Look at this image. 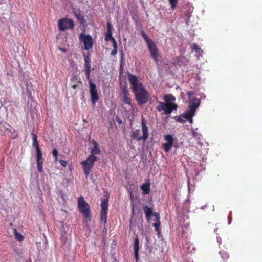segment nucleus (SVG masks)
Masks as SVG:
<instances>
[{
    "label": "nucleus",
    "mask_w": 262,
    "mask_h": 262,
    "mask_svg": "<svg viewBox=\"0 0 262 262\" xmlns=\"http://www.w3.org/2000/svg\"><path fill=\"white\" fill-rule=\"evenodd\" d=\"M146 121L145 120L144 118L142 117V131L143 133V141H145L149 136V133H148V127L146 125Z\"/></svg>",
    "instance_id": "f8f14e48"
},
{
    "label": "nucleus",
    "mask_w": 262,
    "mask_h": 262,
    "mask_svg": "<svg viewBox=\"0 0 262 262\" xmlns=\"http://www.w3.org/2000/svg\"><path fill=\"white\" fill-rule=\"evenodd\" d=\"M15 238L19 241H21L24 239L23 236L21 234L17 233L15 230Z\"/></svg>",
    "instance_id": "473e14b6"
},
{
    "label": "nucleus",
    "mask_w": 262,
    "mask_h": 262,
    "mask_svg": "<svg viewBox=\"0 0 262 262\" xmlns=\"http://www.w3.org/2000/svg\"><path fill=\"white\" fill-rule=\"evenodd\" d=\"M177 107L178 105L176 103H167L166 106L165 107L164 114L165 115L170 114L172 111L176 110Z\"/></svg>",
    "instance_id": "2eb2a0df"
},
{
    "label": "nucleus",
    "mask_w": 262,
    "mask_h": 262,
    "mask_svg": "<svg viewBox=\"0 0 262 262\" xmlns=\"http://www.w3.org/2000/svg\"><path fill=\"white\" fill-rule=\"evenodd\" d=\"M85 75L86 76V79L89 81V83L90 81H92L91 79L90 78V73H91V69H85Z\"/></svg>",
    "instance_id": "c756f323"
},
{
    "label": "nucleus",
    "mask_w": 262,
    "mask_h": 262,
    "mask_svg": "<svg viewBox=\"0 0 262 262\" xmlns=\"http://www.w3.org/2000/svg\"><path fill=\"white\" fill-rule=\"evenodd\" d=\"M122 99L125 104L131 105V98L129 97V93L128 89L126 86H124L122 90Z\"/></svg>",
    "instance_id": "9b49d317"
},
{
    "label": "nucleus",
    "mask_w": 262,
    "mask_h": 262,
    "mask_svg": "<svg viewBox=\"0 0 262 262\" xmlns=\"http://www.w3.org/2000/svg\"><path fill=\"white\" fill-rule=\"evenodd\" d=\"M114 38L112 37V31H107V33L105 35V40H108L110 39L112 40Z\"/></svg>",
    "instance_id": "c85d7f7f"
},
{
    "label": "nucleus",
    "mask_w": 262,
    "mask_h": 262,
    "mask_svg": "<svg viewBox=\"0 0 262 262\" xmlns=\"http://www.w3.org/2000/svg\"><path fill=\"white\" fill-rule=\"evenodd\" d=\"M134 250L136 262H137L139 259V239H138V237H136L134 240Z\"/></svg>",
    "instance_id": "dca6fc26"
},
{
    "label": "nucleus",
    "mask_w": 262,
    "mask_h": 262,
    "mask_svg": "<svg viewBox=\"0 0 262 262\" xmlns=\"http://www.w3.org/2000/svg\"><path fill=\"white\" fill-rule=\"evenodd\" d=\"M71 87L74 89H76L77 88V84H72L71 85Z\"/></svg>",
    "instance_id": "49530a36"
},
{
    "label": "nucleus",
    "mask_w": 262,
    "mask_h": 262,
    "mask_svg": "<svg viewBox=\"0 0 262 262\" xmlns=\"http://www.w3.org/2000/svg\"><path fill=\"white\" fill-rule=\"evenodd\" d=\"M116 120L118 122V123H119V124H121L122 123L121 120L120 118H119L118 117H117Z\"/></svg>",
    "instance_id": "c03bdc74"
},
{
    "label": "nucleus",
    "mask_w": 262,
    "mask_h": 262,
    "mask_svg": "<svg viewBox=\"0 0 262 262\" xmlns=\"http://www.w3.org/2000/svg\"><path fill=\"white\" fill-rule=\"evenodd\" d=\"M78 18L79 19V20H82V19H83L84 18V17H78Z\"/></svg>",
    "instance_id": "09e8293b"
},
{
    "label": "nucleus",
    "mask_w": 262,
    "mask_h": 262,
    "mask_svg": "<svg viewBox=\"0 0 262 262\" xmlns=\"http://www.w3.org/2000/svg\"><path fill=\"white\" fill-rule=\"evenodd\" d=\"M30 86L31 87L32 86V84L31 82H30L29 83H27V90H29V86Z\"/></svg>",
    "instance_id": "a18cd8bd"
},
{
    "label": "nucleus",
    "mask_w": 262,
    "mask_h": 262,
    "mask_svg": "<svg viewBox=\"0 0 262 262\" xmlns=\"http://www.w3.org/2000/svg\"><path fill=\"white\" fill-rule=\"evenodd\" d=\"M141 189L142 190L143 193L145 194H148L150 192V184L148 183H146L143 184L141 187Z\"/></svg>",
    "instance_id": "aec40b11"
},
{
    "label": "nucleus",
    "mask_w": 262,
    "mask_h": 262,
    "mask_svg": "<svg viewBox=\"0 0 262 262\" xmlns=\"http://www.w3.org/2000/svg\"><path fill=\"white\" fill-rule=\"evenodd\" d=\"M117 53V49H114L112 51L111 54L112 55L115 56V55H116Z\"/></svg>",
    "instance_id": "37998d69"
},
{
    "label": "nucleus",
    "mask_w": 262,
    "mask_h": 262,
    "mask_svg": "<svg viewBox=\"0 0 262 262\" xmlns=\"http://www.w3.org/2000/svg\"><path fill=\"white\" fill-rule=\"evenodd\" d=\"M194 94V92L193 91H189L187 92L186 94L188 96L189 98H190V97L193 95Z\"/></svg>",
    "instance_id": "79ce46f5"
},
{
    "label": "nucleus",
    "mask_w": 262,
    "mask_h": 262,
    "mask_svg": "<svg viewBox=\"0 0 262 262\" xmlns=\"http://www.w3.org/2000/svg\"><path fill=\"white\" fill-rule=\"evenodd\" d=\"M164 139L167 142L162 144V147L166 152H169L173 143V136L170 134L166 135L164 136Z\"/></svg>",
    "instance_id": "9d476101"
},
{
    "label": "nucleus",
    "mask_w": 262,
    "mask_h": 262,
    "mask_svg": "<svg viewBox=\"0 0 262 262\" xmlns=\"http://www.w3.org/2000/svg\"><path fill=\"white\" fill-rule=\"evenodd\" d=\"M141 35L146 42L147 47L149 51L150 55L154 61L158 63L159 61L160 55L156 45L150 39L143 30H141Z\"/></svg>",
    "instance_id": "f03ea898"
},
{
    "label": "nucleus",
    "mask_w": 262,
    "mask_h": 262,
    "mask_svg": "<svg viewBox=\"0 0 262 262\" xmlns=\"http://www.w3.org/2000/svg\"><path fill=\"white\" fill-rule=\"evenodd\" d=\"M62 51H66V50L65 49H62Z\"/></svg>",
    "instance_id": "3c124183"
},
{
    "label": "nucleus",
    "mask_w": 262,
    "mask_h": 262,
    "mask_svg": "<svg viewBox=\"0 0 262 262\" xmlns=\"http://www.w3.org/2000/svg\"><path fill=\"white\" fill-rule=\"evenodd\" d=\"M182 115L183 117V118H184L186 121L188 120L190 123H192L193 122V118H190V117L187 116V115L185 114V113L182 114Z\"/></svg>",
    "instance_id": "7c9ffc66"
},
{
    "label": "nucleus",
    "mask_w": 262,
    "mask_h": 262,
    "mask_svg": "<svg viewBox=\"0 0 262 262\" xmlns=\"http://www.w3.org/2000/svg\"><path fill=\"white\" fill-rule=\"evenodd\" d=\"M32 145L33 147H35L36 150L40 149L38 141L36 142H33Z\"/></svg>",
    "instance_id": "e433bc0d"
},
{
    "label": "nucleus",
    "mask_w": 262,
    "mask_h": 262,
    "mask_svg": "<svg viewBox=\"0 0 262 262\" xmlns=\"http://www.w3.org/2000/svg\"><path fill=\"white\" fill-rule=\"evenodd\" d=\"M31 135H32V141L33 142H36L37 141V136L36 134L33 133H31Z\"/></svg>",
    "instance_id": "4c0bfd02"
},
{
    "label": "nucleus",
    "mask_w": 262,
    "mask_h": 262,
    "mask_svg": "<svg viewBox=\"0 0 262 262\" xmlns=\"http://www.w3.org/2000/svg\"><path fill=\"white\" fill-rule=\"evenodd\" d=\"M217 241L220 244L221 243V238L220 237H217Z\"/></svg>",
    "instance_id": "de8ad7c7"
},
{
    "label": "nucleus",
    "mask_w": 262,
    "mask_h": 262,
    "mask_svg": "<svg viewBox=\"0 0 262 262\" xmlns=\"http://www.w3.org/2000/svg\"><path fill=\"white\" fill-rule=\"evenodd\" d=\"M36 165L38 172L42 173L43 172L42 153L41 149L36 150Z\"/></svg>",
    "instance_id": "1a4fd4ad"
},
{
    "label": "nucleus",
    "mask_w": 262,
    "mask_h": 262,
    "mask_svg": "<svg viewBox=\"0 0 262 262\" xmlns=\"http://www.w3.org/2000/svg\"><path fill=\"white\" fill-rule=\"evenodd\" d=\"M219 254L224 261H226L229 257V254L226 251L224 250L220 251Z\"/></svg>",
    "instance_id": "4be33fe9"
},
{
    "label": "nucleus",
    "mask_w": 262,
    "mask_h": 262,
    "mask_svg": "<svg viewBox=\"0 0 262 262\" xmlns=\"http://www.w3.org/2000/svg\"><path fill=\"white\" fill-rule=\"evenodd\" d=\"M108 199H104L102 200L101 203V212H100V219L102 222H103L104 224L106 223L107 222V214L108 210Z\"/></svg>",
    "instance_id": "423d86ee"
},
{
    "label": "nucleus",
    "mask_w": 262,
    "mask_h": 262,
    "mask_svg": "<svg viewBox=\"0 0 262 262\" xmlns=\"http://www.w3.org/2000/svg\"><path fill=\"white\" fill-rule=\"evenodd\" d=\"M3 0H0V4L1 3V2H2Z\"/></svg>",
    "instance_id": "603ef678"
},
{
    "label": "nucleus",
    "mask_w": 262,
    "mask_h": 262,
    "mask_svg": "<svg viewBox=\"0 0 262 262\" xmlns=\"http://www.w3.org/2000/svg\"><path fill=\"white\" fill-rule=\"evenodd\" d=\"M143 209L145 213L147 220L149 221L151 219V217L152 216H154V214L155 212H153V209L151 207L147 205L143 206Z\"/></svg>",
    "instance_id": "4468645a"
},
{
    "label": "nucleus",
    "mask_w": 262,
    "mask_h": 262,
    "mask_svg": "<svg viewBox=\"0 0 262 262\" xmlns=\"http://www.w3.org/2000/svg\"><path fill=\"white\" fill-rule=\"evenodd\" d=\"M74 26L73 21L67 18H63L58 21V28L60 31L72 29Z\"/></svg>",
    "instance_id": "39448f33"
},
{
    "label": "nucleus",
    "mask_w": 262,
    "mask_h": 262,
    "mask_svg": "<svg viewBox=\"0 0 262 262\" xmlns=\"http://www.w3.org/2000/svg\"><path fill=\"white\" fill-rule=\"evenodd\" d=\"M121 56H122V59L123 58V52H122V54H121Z\"/></svg>",
    "instance_id": "8fccbe9b"
},
{
    "label": "nucleus",
    "mask_w": 262,
    "mask_h": 262,
    "mask_svg": "<svg viewBox=\"0 0 262 262\" xmlns=\"http://www.w3.org/2000/svg\"><path fill=\"white\" fill-rule=\"evenodd\" d=\"M176 100V98L174 96L171 94H167L164 96V100L167 102L171 101H174Z\"/></svg>",
    "instance_id": "a878e982"
},
{
    "label": "nucleus",
    "mask_w": 262,
    "mask_h": 262,
    "mask_svg": "<svg viewBox=\"0 0 262 262\" xmlns=\"http://www.w3.org/2000/svg\"><path fill=\"white\" fill-rule=\"evenodd\" d=\"M176 121L178 122L184 123L186 122V120L183 118V117L182 115L179 116L176 119Z\"/></svg>",
    "instance_id": "2f4dec72"
},
{
    "label": "nucleus",
    "mask_w": 262,
    "mask_h": 262,
    "mask_svg": "<svg viewBox=\"0 0 262 262\" xmlns=\"http://www.w3.org/2000/svg\"><path fill=\"white\" fill-rule=\"evenodd\" d=\"M128 81L132 85V90L135 94L136 99L138 104L143 105L148 102L149 97V94L143 85L139 82L136 76L129 74L128 75Z\"/></svg>",
    "instance_id": "f257e3e1"
},
{
    "label": "nucleus",
    "mask_w": 262,
    "mask_h": 262,
    "mask_svg": "<svg viewBox=\"0 0 262 262\" xmlns=\"http://www.w3.org/2000/svg\"><path fill=\"white\" fill-rule=\"evenodd\" d=\"M192 135L193 137L197 138L198 139H200L201 137L202 136L201 135L196 131L193 130L192 132Z\"/></svg>",
    "instance_id": "c9c22d12"
},
{
    "label": "nucleus",
    "mask_w": 262,
    "mask_h": 262,
    "mask_svg": "<svg viewBox=\"0 0 262 262\" xmlns=\"http://www.w3.org/2000/svg\"><path fill=\"white\" fill-rule=\"evenodd\" d=\"M78 207L80 212L83 214L85 219L88 221L90 220L91 217L90 207L82 196L78 198Z\"/></svg>",
    "instance_id": "7ed1b4c3"
},
{
    "label": "nucleus",
    "mask_w": 262,
    "mask_h": 262,
    "mask_svg": "<svg viewBox=\"0 0 262 262\" xmlns=\"http://www.w3.org/2000/svg\"><path fill=\"white\" fill-rule=\"evenodd\" d=\"M130 137L132 139H135L137 141H143V136H140V130L139 129L133 131L131 133Z\"/></svg>",
    "instance_id": "f3484780"
},
{
    "label": "nucleus",
    "mask_w": 262,
    "mask_h": 262,
    "mask_svg": "<svg viewBox=\"0 0 262 262\" xmlns=\"http://www.w3.org/2000/svg\"><path fill=\"white\" fill-rule=\"evenodd\" d=\"M195 112L196 111L194 110V108H192L190 106H188V109L185 111V113L187 115V116L192 118Z\"/></svg>",
    "instance_id": "393cba45"
},
{
    "label": "nucleus",
    "mask_w": 262,
    "mask_h": 262,
    "mask_svg": "<svg viewBox=\"0 0 262 262\" xmlns=\"http://www.w3.org/2000/svg\"><path fill=\"white\" fill-rule=\"evenodd\" d=\"M92 143L93 145V148L91 151V155L89 156H92L93 158L94 157V158L97 159V158L95 155L97 154H100L101 150H100L98 145L95 140H92Z\"/></svg>",
    "instance_id": "ddd939ff"
},
{
    "label": "nucleus",
    "mask_w": 262,
    "mask_h": 262,
    "mask_svg": "<svg viewBox=\"0 0 262 262\" xmlns=\"http://www.w3.org/2000/svg\"><path fill=\"white\" fill-rule=\"evenodd\" d=\"M79 40L84 43V49L89 50L93 46V39L91 36L81 33L79 36Z\"/></svg>",
    "instance_id": "0eeeda50"
},
{
    "label": "nucleus",
    "mask_w": 262,
    "mask_h": 262,
    "mask_svg": "<svg viewBox=\"0 0 262 262\" xmlns=\"http://www.w3.org/2000/svg\"><path fill=\"white\" fill-rule=\"evenodd\" d=\"M112 42H113V46L114 47V49H117V42L116 41L115 39H113V40H112Z\"/></svg>",
    "instance_id": "ea45409f"
},
{
    "label": "nucleus",
    "mask_w": 262,
    "mask_h": 262,
    "mask_svg": "<svg viewBox=\"0 0 262 262\" xmlns=\"http://www.w3.org/2000/svg\"><path fill=\"white\" fill-rule=\"evenodd\" d=\"M154 216H155L156 222L153 224V226L155 228V230L157 232H159V227L161 224L160 215L158 213H155Z\"/></svg>",
    "instance_id": "6ab92c4d"
},
{
    "label": "nucleus",
    "mask_w": 262,
    "mask_h": 262,
    "mask_svg": "<svg viewBox=\"0 0 262 262\" xmlns=\"http://www.w3.org/2000/svg\"><path fill=\"white\" fill-rule=\"evenodd\" d=\"M53 155L55 158L54 162H56L58 161V151L56 149H54L52 152Z\"/></svg>",
    "instance_id": "72a5a7b5"
},
{
    "label": "nucleus",
    "mask_w": 262,
    "mask_h": 262,
    "mask_svg": "<svg viewBox=\"0 0 262 262\" xmlns=\"http://www.w3.org/2000/svg\"><path fill=\"white\" fill-rule=\"evenodd\" d=\"M27 96L28 97V102L29 103L30 101H31V102H32L33 103V105L35 104H36V102L34 101L33 100V97L32 96V94H31V91L28 90H27Z\"/></svg>",
    "instance_id": "cd10ccee"
},
{
    "label": "nucleus",
    "mask_w": 262,
    "mask_h": 262,
    "mask_svg": "<svg viewBox=\"0 0 262 262\" xmlns=\"http://www.w3.org/2000/svg\"><path fill=\"white\" fill-rule=\"evenodd\" d=\"M59 162L60 163V164L64 167H67V162L66 161L63 160H59Z\"/></svg>",
    "instance_id": "58836bf2"
},
{
    "label": "nucleus",
    "mask_w": 262,
    "mask_h": 262,
    "mask_svg": "<svg viewBox=\"0 0 262 262\" xmlns=\"http://www.w3.org/2000/svg\"><path fill=\"white\" fill-rule=\"evenodd\" d=\"M85 69H91V58L89 55H84Z\"/></svg>",
    "instance_id": "412c9836"
},
{
    "label": "nucleus",
    "mask_w": 262,
    "mask_h": 262,
    "mask_svg": "<svg viewBox=\"0 0 262 262\" xmlns=\"http://www.w3.org/2000/svg\"><path fill=\"white\" fill-rule=\"evenodd\" d=\"M90 92L92 103L94 105L99 99V96L96 86L92 81L90 82Z\"/></svg>",
    "instance_id": "6e6552de"
},
{
    "label": "nucleus",
    "mask_w": 262,
    "mask_h": 262,
    "mask_svg": "<svg viewBox=\"0 0 262 262\" xmlns=\"http://www.w3.org/2000/svg\"><path fill=\"white\" fill-rule=\"evenodd\" d=\"M195 112L196 111L194 110V108H192L190 106H188V109L185 111V113L187 115V116L192 118Z\"/></svg>",
    "instance_id": "b1692460"
},
{
    "label": "nucleus",
    "mask_w": 262,
    "mask_h": 262,
    "mask_svg": "<svg viewBox=\"0 0 262 262\" xmlns=\"http://www.w3.org/2000/svg\"><path fill=\"white\" fill-rule=\"evenodd\" d=\"M200 104V99L195 98L190 100L189 106L192 108H194V110L196 111V108L199 106Z\"/></svg>",
    "instance_id": "a211bd4d"
},
{
    "label": "nucleus",
    "mask_w": 262,
    "mask_h": 262,
    "mask_svg": "<svg viewBox=\"0 0 262 262\" xmlns=\"http://www.w3.org/2000/svg\"><path fill=\"white\" fill-rule=\"evenodd\" d=\"M192 50L196 53L201 55L203 53V50L201 47L196 43L193 45Z\"/></svg>",
    "instance_id": "5701e85b"
},
{
    "label": "nucleus",
    "mask_w": 262,
    "mask_h": 262,
    "mask_svg": "<svg viewBox=\"0 0 262 262\" xmlns=\"http://www.w3.org/2000/svg\"><path fill=\"white\" fill-rule=\"evenodd\" d=\"M159 103V105L156 107V110L158 111L159 112H160L161 111H164L165 110V107L166 106L167 103H164L162 102H158Z\"/></svg>",
    "instance_id": "bb28decb"
},
{
    "label": "nucleus",
    "mask_w": 262,
    "mask_h": 262,
    "mask_svg": "<svg viewBox=\"0 0 262 262\" xmlns=\"http://www.w3.org/2000/svg\"><path fill=\"white\" fill-rule=\"evenodd\" d=\"M113 262H116V260L114 261H113Z\"/></svg>",
    "instance_id": "864d4df0"
},
{
    "label": "nucleus",
    "mask_w": 262,
    "mask_h": 262,
    "mask_svg": "<svg viewBox=\"0 0 262 262\" xmlns=\"http://www.w3.org/2000/svg\"><path fill=\"white\" fill-rule=\"evenodd\" d=\"M112 29V25L111 23L108 21L107 23V31H111Z\"/></svg>",
    "instance_id": "a19ab883"
},
{
    "label": "nucleus",
    "mask_w": 262,
    "mask_h": 262,
    "mask_svg": "<svg viewBox=\"0 0 262 262\" xmlns=\"http://www.w3.org/2000/svg\"><path fill=\"white\" fill-rule=\"evenodd\" d=\"M169 3L171 5V8L174 9L177 3H178V0H169Z\"/></svg>",
    "instance_id": "f704fd0d"
},
{
    "label": "nucleus",
    "mask_w": 262,
    "mask_h": 262,
    "mask_svg": "<svg viewBox=\"0 0 262 262\" xmlns=\"http://www.w3.org/2000/svg\"><path fill=\"white\" fill-rule=\"evenodd\" d=\"M97 161V159L93 158L92 156H89L87 159L81 162V164L83 168L84 174L87 177L90 173L93 168L94 162Z\"/></svg>",
    "instance_id": "20e7f679"
}]
</instances>
